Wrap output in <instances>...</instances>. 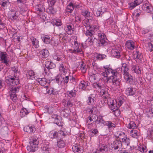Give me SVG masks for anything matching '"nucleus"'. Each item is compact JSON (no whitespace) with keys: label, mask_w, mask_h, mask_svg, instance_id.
<instances>
[{"label":"nucleus","mask_w":153,"mask_h":153,"mask_svg":"<svg viewBox=\"0 0 153 153\" xmlns=\"http://www.w3.org/2000/svg\"><path fill=\"white\" fill-rule=\"evenodd\" d=\"M105 71L102 73V75L105 77L107 81H111V79L120 76V74L117 70H114L110 68H106L105 67Z\"/></svg>","instance_id":"nucleus-1"},{"label":"nucleus","mask_w":153,"mask_h":153,"mask_svg":"<svg viewBox=\"0 0 153 153\" xmlns=\"http://www.w3.org/2000/svg\"><path fill=\"white\" fill-rule=\"evenodd\" d=\"M121 70L123 71V77L126 82L127 83H131L133 81L132 77L128 72V68L126 63L122 64Z\"/></svg>","instance_id":"nucleus-2"},{"label":"nucleus","mask_w":153,"mask_h":153,"mask_svg":"<svg viewBox=\"0 0 153 153\" xmlns=\"http://www.w3.org/2000/svg\"><path fill=\"white\" fill-rule=\"evenodd\" d=\"M30 145L27 146V150L30 152H34L37 149L39 140L37 138L31 139L29 141Z\"/></svg>","instance_id":"nucleus-3"},{"label":"nucleus","mask_w":153,"mask_h":153,"mask_svg":"<svg viewBox=\"0 0 153 153\" xmlns=\"http://www.w3.org/2000/svg\"><path fill=\"white\" fill-rule=\"evenodd\" d=\"M6 82L8 85L14 86L19 84V81L18 77L12 76L10 75L7 76L6 80Z\"/></svg>","instance_id":"nucleus-4"},{"label":"nucleus","mask_w":153,"mask_h":153,"mask_svg":"<svg viewBox=\"0 0 153 153\" xmlns=\"http://www.w3.org/2000/svg\"><path fill=\"white\" fill-rule=\"evenodd\" d=\"M112 150L117 152V153H120L123 148V144L120 141L116 140L111 144Z\"/></svg>","instance_id":"nucleus-5"},{"label":"nucleus","mask_w":153,"mask_h":153,"mask_svg":"<svg viewBox=\"0 0 153 153\" xmlns=\"http://www.w3.org/2000/svg\"><path fill=\"white\" fill-rule=\"evenodd\" d=\"M111 81H107V83L114 90H116L120 87V82L117 78L111 79Z\"/></svg>","instance_id":"nucleus-6"},{"label":"nucleus","mask_w":153,"mask_h":153,"mask_svg":"<svg viewBox=\"0 0 153 153\" xmlns=\"http://www.w3.org/2000/svg\"><path fill=\"white\" fill-rule=\"evenodd\" d=\"M122 49L120 46H116L111 52V55L117 58H119L121 56Z\"/></svg>","instance_id":"nucleus-7"},{"label":"nucleus","mask_w":153,"mask_h":153,"mask_svg":"<svg viewBox=\"0 0 153 153\" xmlns=\"http://www.w3.org/2000/svg\"><path fill=\"white\" fill-rule=\"evenodd\" d=\"M0 61L2 63L5 64L6 65H9V58L8 55L6 52H1Z\"/></svg>","instance_id":"nucleus-8"},{"label":"nucleus","mask_w":153,"mask_h":153,"mask_svg":"<svg viewBox=\"0 0 153 153\" xmlns=\"http://www.w3.org/2000/svg\"><path fill=\"white\" fill-rule=\"evenodd\" d=\"M19 91V88L18 87L11 88L10 90V97L11 99L13 101H15L17 99V97L16 94V93Z\"/></svg>","instance_id":"nucleus-9"},{"label":"nucleus","mask_w":153,"mask_h":153,"mask_svg":"<svg viewBox=\"0 0 153 153\" xmlns=\"http://www.w3.org/2000/svg\"><path fill=\"white\" fill-rule=\"evenodd\" d=\"M77 37L75 36H72L70 38V43L72 47L75 49H81L79 48V44L77 41Z\"/></svg>","instance_id":"nucleus-10"},{"label":"nucleus","mask_w":153,"mask_h":153,"mask_svg":"<svg viewBox=\"0 0 153 153\" xmlns=\"http://www.w3.org/2000/svg\"><path fill=\"white\" fill-rule=\"evenodd\" d=\"M106 99L107 100V103L111 110H113L117 107V105L116 100L112 99L109 97Z\"/></svg>","instance_id":"nucleus-11"},{"label":"nucleus","mask_w":153,"mask_h":153,"mask_svg":"<svg viewBox=\"0 0 153 153\" xmlns=\"http://www.w3.org/2000/svg\"><path fill=\"white\" fill-rule=\"evenodd\" d=\"M94 40V38L93 36L89 37L85 42L84 44L83 43L82 44V46L83 48L92 45Z\"/></svg>","instance_id":"nucleus-12"},{"label":"nucleus","mask_w":153,"mask_h":153,"mask_svg":"<svg viewBox=\"0 0 153 153\" xmlns=\"http://www.w3.org/2000/svg\"><path fill=\"white\" fill-rule=\"evenodd\" d=\"M73 26L71 23H68L66 24L65 29L68 34L71 35L74 33Z\"/></svg>","instance_id":"nucleus-13"},{"label":"nucleus","mask_w":153,"mask_h":153,"mask_svg":"<svg viewBox=\"0 0 153 153\" xmlns=\"http://www.w3.org/2000/svg\"><path fill=\"white\" fill-rule=\"evenodd\" d=\"M97 117H97L95 114H94L92 116L88 117L89 120H87V123L88 125V128H91L92 127L91 126L93 125V124H92V123L94 122L97 121Z\"/></svg>","instance_id":"nucleus-14"},{"label":"nucleus","mask_w":153,"mask_h":153,"mask_svg":"<svg viewBox=\"0 0 153 153\" xmlns=\"http://www.w3.org/2000/svg\"><path fill=\"white\" fill-rule=\"evenodd\" d=\"M142 8L143 10L148 13H152L153 11L152 7L148 2H146L143 4L142 6Z\"/></svg>","instance_id":"nucleus-15"},{"label":"nucleus","mask_w":153,"mask_h":153,"mask_svg":"<svg viewBox=\"0 0 153 153\" xmlns=\"http://www.w3.org/2000/svg\"><path fill=\"white\" fill-rule=\"evenodd\" d=\"M101 74L99 73L93 74L90 75L89 79L90 81L93 82L95 83L96 80L100 79Z\"/></svg>","instance_id":"nucleus-16"},{"label":"nucleus","mask_w":153,"mask_h":153,"mask_svg":"<svg viewBox=\"0 0 153 153\" xmlns=\"http://www.w3.org/2000/svg\"><path fill=\"white\" fill-rule=\"evenodd\" d=\"M107 146L104 144H100L97 149L96 152L98 153H104L108 150Z\"/></svg>","instance_id":"nucleus-17"},{"label":"nucleus","mask_w":153,"mask_h":153,"mask_svg":"<svg viewBox=\"0 0 153 153\" xmlns=\"http://www.w3.org/2000/svg\"><path fill=\"white\" fill-rule=\"evenodd\" d=\"M135 42L132 40H128L126 43V47L130 50H133L135 47Z\"/></svg>","instance_id":"nucleus-18"},{"label":"nucleus","mask_w":153,"mask_h":153,"mask_svg":"<svg viewBox=\"0 0 153 153\" xmlns=\"http://www.w3.org/2000/svg\"><path fill=\"white\" fill-rule=\"evenodd\" d=\"M79 5H75L74 4L72 3L71 2L70 4L68 5L67 6V7L66 9L67 12L71 13L73 11L74 7L76 8H79Z\"/></svg>","instance_id":"nucleus-19"},{"label":"nucleus","mask_w":153,"mask_h":153,"mask_svg":"<svg viewBox=\"0 0 153 153\" xmlns=\"http://www.w3.org/2000/svg\"><path fill=\"white\" fill-rule=\"evenodd\" d=\"M9 17L12 20L19 19V14L17 12H10L9 13Z\"/></svg>","instance_id":"nucleus-20"},{"label":"nucleus","mask_w":153,"mask_h":153,"mask_svg":"<svg viewBox=\"0 0 153 153\" xmlns=\"http://www.w3.org/2000/svg\"><path fill=\"white\" fill-rule=\"evenodd\" d=\"M115 135L117 138L121 140L122 141H123V139L127 137L124 132L121 131L117 132L115 133Z\"/></svg>","instance_id":"nucleus-21"},{"label":"nucleus","mask_w":153,"mask_h":153,"mask_svg":"<svg viewBox=\"0 0 153 153\" xmlns=\"http://www.w3.org/2000/svg\"><path fill=\"white\" fill-rule=\"evenodd\" d=\"M106 10L105 8L102 7L99 8L97 11L96 15L98 17L100 16L106 11Z\"/></svg>","instance_id":"nucleus-22"},{"label":"nucleus","mask_w":153,"mask_h":153,"mask_svg":"<svg viewBox=\"0 0 153 153\" xmlns=\"http://www.w3.org/2000/svg\"><path fill=\"white\" fill-rule=\"evenodd\" d=\"M131 70L137 74H140L141 73V71L140 68L137 65H132Z\"/></svg>","instance_id":"nucleus-23"},{"label":"nucleus","mask_w":153,"mask_h":153,"mask_svg":"<svg viewBox=\"0 0 153 153\" xmlns=\"http://www.w3.org/2000/svg\"><path fill=\"white\" fill-rule=\"evenodd\" d=\"M60 74L65 76L67 73V70L62 64H61L59 67Z\"/></svg>","instance_id":"nucleus-24"},{"label":"nucleus","mask_w":153,"mask_h":153,"mask_svg":"<svg viewBox=\"0 0 153 153\" xmlns=\"http://www.w3.org/2000/svg\"><path fill=\"white\" fill-rule=\"evenodd\" d=\"M133 58L134 59H137L141 60L142 58V56L138 51H134L133 54Z\"/></svg>","instance_id":"nucleus-25"},{"label":"nucleus","mask_w":153,"mask_h":153,"mask_svg":"<svg viewBox=\"0 0 153 153\" xmlns=\"http://www.w3.org/2000/svg\"><path fill=\"white\" fill-rule=\"evenodd\" d=\"M33 46L35 48H38L39 46V41L38 40L34 37H32L30 38Z\"/></svg>","instance_id":"nucleus-26"},{"label":"nucleus","mask_w":153,"mask_h":153,"mask_svg":"<svg viewBox=\"0 0 153 153\" xmlns=\"http://www.w3.org/2000/svg\"><path fill=\"white\" fill-rule=\"evenodd\" d=\"M79 67L80 68V70L82 72L84 73L86 72L87 70V67L85 63L81 61L79 62Z\"/></svg>","instance_id":"nucleus-27"},{"label":"nucleus","mask_w":153,"mask_h":153,"mask_svg":"<svg viewBox=\"0 0 153 153\" xmlns=\"http://www.w3.org/2000/svg\"><path fill=\"white\" fill-rule=\"evenodd\" d=\"M122 142H121L122 143L124 149L126 148L127 146H129L130 143V140L129 138L127 137L123 139V140L122 141Z\"/></svg>","instance_id":"nucleus-28"},{"label":"nucleus","mask_w":153,"mask_h":153,"mask_svg":"<svg viewBox=\"0 0 153 153\" xmlns=\"http://www.w3.org/2000/svg\"><path fill=\"white\" fill-rule=\"evenodd\" d=\"M42 40L45 43L48 44L50 43L51 39L50 36L48 35H43L41 36Z\"/></svg>","instance_id":"nucleus-29"},{"label":"nucleus","mask_w":153,"mask_h":153,"mask_svg":"<svg viewBox=\"0 0 153 153\" xmlns=\"http://www.w3.org/2000/svg\"><path fill=\"white\" fill-rule=\"evenodd\" d=\"M10 126L9 125H7L6 126H4L1 129V132L2 134L4 135L7 134L10 132L9 127Z\"/></svg>","instance_id":"nucleus-30"},{"label":"nucleus","mask_w":153,"mask_h":153,"mask_svg":"<svg viewBox=\"0 0 153 153\" xmlns=\"http://www.w3.org/2000/svg\"><path fill=\"white\" fill-rule=\"evenodd\" d=\"M83 23L84 25L86 27L87 29H90L91 28L89 19H86L84 20Z\"/></svg>","instance_id":"nucleus-31"},{"label":"nucleus","mask_w":153,"mask_h":153,"mask_svg":"<svg viewBox=\"0 0 153 153\" xmlns=\"http://www.w3.org/2000/svg\"><path fill=\"white\" fill-rule=\"evenodd\" d=\"M45 66L48 69H51L56 67V65L54 63L50 61H47L46 62Z\"/></svg>","instance_id":"nucleus-32"},{"label":"nucleus","mask_w":153,"mask_h":153,"mask_svg":"<svg viewBox=\"0 0 153 153\" xmlns=\"http://www.w3.org/2000/svg\"><path fill=\"white\" fill-rule=\"evenodd\" d=\"M88 82L84 81L81 82L79 84V89L85 90L86 88L88 85Z\"/></svg>","instance_id":"nucleus-33"},{"label":"nucleus","mask_w":153,"mask_h":153,"mask_svg":"<svg viewBox=\"0 0 153 153\" xmlns=\"http://www.w3.org/2000/svg\"><path fill=\"white\" fill-rule=\"evenodd\" d=\"M59 40L62 42H64V41L67 40L68 38V36L65 33H60L59 35Z\"/></svg>","instance_id":"nucleus-34"},{"label":"nucleus","mask_w":153,"mask_h":153,"mask_svg":"<svg viewBox=\"0 0 153 153\" xmlns=\"http://www.w3.org/2000/svg\"><path fill=\"white\" fill-rule=\"evenodd\" d=\"M100 93L102 94V97L105 99L108 98L109 97V95L107 89H102L100 91Z\"/></svg>","instance_id":"nucleus-35"},{"label":"nucleus","mask_w":153,"mask_h":153,"mask_svg":"<svg viewBox=\"0 0 153 153\" xmlns=\"http://www.w3.org/2000/svg\"><path fill=\"white\" fill-rule=\"evenodd\" d=\"M24 130L25 132L31 133L34 131L35 128L32 126H26L24 128Z\"/></svg>","instance_id":"nucleus-36"},{"label":"nucleus","mask_w":153,"mask_h":153,"mask_svg":"<svg viewBox=\"0 0 153 153\" xmlns=\"http://www.w3.org/2000/svg\"><path fill=\"white\" fill-rule=\"evenodd\" d=\"M49 137L51 138H55L58 137V131L53 130L50 132L48 134Z\"/></svg>","instance_id":"nucleus-37"},{"label":"nucleus","mask_w":153,"mask_h":153,"mask_svg":"<svg viewBox=\"0 0 153 153\" xmlns=\"http://www.w3.org/2000/svg\"><path fill=\"white\" fill-rule=\"evenodd\" d=\"M37 81L42 86L45 85L48 83V81L45 78H39Z\"/></svg>","instance_id":"nucleus-38"},{"label":"nucleus","mask_w":153,"mask_h":153,"mask_svg":"<svg viewBox=\"0 0 153 153\" xmlns=\"http://www.w3.org/2000/svg\"><path fill=\"white\" fill-rule=\"evenodd\" d=\"M39 53L42 55V57L46 58L49 55V52L46 49H43L41 50Z\"/></svg>","instance_id":"nucleus-39"},{"label":"nucleus","mask_w":153,"mask_h":153,"mask_svg":"<svg viewBox=\"0 0 153 153\" xmlns=\"http://www.w3.org/2000/svg\"><path fill=\"white\" fill-rule=\"evenodd\" d=\"M72 149L73 151L75 153H80L81 152L80 146L79 145L75 144L73 145Z\"/></svg>","instance_id":"nucleus-40"},{"label":"nucleus","mask_w":153,"mask_h":153,"mask_svg":"<svg viewBox=\"0 0 153 153\" xmlns=\"http://www.w3.org/2000/svg\"><path fill=\"white\" fill-rule=\"evenodd\" d=\"M95 97L92 94L90 95L88 98L87 102L88 104H90L94 103L95 100Z\"/></svg>","instance_id":"nucleus-41"},{"label":"nucleus","mask_w":153,"mask_h":153,"mask_svg":"<svg viewBox=\"0 0 153 153\" xmlns=\"http://www.w3.org/2000/svg\"><path fill=\"white\" fill-rule=\"evenodd\" d=\"M29 112L30 111H29L28 110H27L26 108H23L21 110L20 114L22 117H23L26 115H27Z\"/></svg>","instance_id":"nucleus-42"},{"label":"nucleus","mask_w":153,"mask_h":153,"mask_svg":"<svg viewBox=\"0 0 153 153\" xmlns=\"http://www.w3.org/2000/svg\"><path fill=\"white\" fill-rule=\"evenodd\" d=\"M139 134L138 131L136 130H132L131 131L130 135L133 137L137 138L139 135Z\"/></svg>","instance_id":"nucleus-43"},{"label":"nucleus","mask_w":153,"mask_h":153,"mask_svg":"<svg viewBox=\"0 0 153 153\" xmlns=\"http://www.w3.org/2000/svg\"><path fill=\"white\" fill-rule=\"evenodd\" d=\"M76 91L75 90L68 91L66 93L67 95L70 98L74 97L76 95Z\"/></svg>","instance_id":"nucleus-44"},{"label":"nucleus","mask_w":153,"mask_h":153,"mask_svg":"<svg viewBox=\"0 0 153 153\" xmlns=\"http://www.w3.org/2000/svg\"><path fill=\"white\" fill-rule=\"evenodd\" d=\"M45 88H46V91L48 94L53 95L56 94L55 89L51 88H49L48 86H45Z\"/></svg>","instance_id":"nucleus-45"},{"label":"nucleus","mask_w":153,"mask_h":153,"mask_svg":"<svg viewBox=\"0 0 153 153\" xmlns=\"http://www.w3.org/2000/svg\"><path fill=\"white\" fill-rule=\"evenodd\" d=\"M105 124L104 125L107 126L108 128H113L115 126V124L110 121H106Z\"/></svg>","instance_id":"nucleus-46"},{"label":"nucleus","mask_w":153,"mask_h":153,"mask_svg":"<svg viewBox=\"0 0 153 153\" xmlns=\"http://www.w3.org/2000/svg\"><path fill=\"white\" fill-rule=\"evenodd\" d=\"M137 149L142 152H146L147 150L146 146L144 145H141L139 146Z\"/></svg>","instance_id":"nucleus-47"},{"label":"nucleus","mask_w":153,"mask_h":153,"mask_svg":"<svg viewBox=\"0 0 153 153\" xmlns=\"http://www.w3.org/2000/svg\"><path fill=\"white\" fill-rule=\"evenodd\" d=\"M125 93L126 94L128 95H131L134 94V91L132 88H128L126 90Z\"/></svg>","instance_id":"nucleus-48"},{"label":"nucleus","mask_w":153,"mask_h":153,"mask_svg":"<svg viewBox=\"0 0 153 153\" xmlns=\"http://www.w3.org/2000/svg\"><path fill=\"white\" fill-rule=\"evenodd\" d=\"M87 30L85 31V34L86 36H93V35L94 34V31L91 29H87Z\"/></svg>","instance_id":"nucleus-49"},{"label":"nucleus","mask_w":153,"mask_h":153,"mask_svg":"<svg viewBox=\"0 0 153 153\" xmlns=\"http://www.w3.org/2000/svg\"><path fill=\"white\" fill-rule=\"evenodd\" d=\"M64 79V75L60 74L57 75L56 77V80L58 83L59 82H62V81Z\"/></svg>","instance_id":"nucleus-50"},{"label":"nucleus","mask_w":153,"mask_h":153,"mask_svg":"<svg viewBox=\"0 0 153 153\" xmlns=\"http://www.w3.org/2000/svg\"><path fill=\"white\" fill-rule=\"evenodd\" d=\"M98 132L97 129H91L89 131V134L91 137H93L96 134H97Z\"/></svg>","instance_id":"nucleus-51"},{"label":"nucleus","mask_w":153,"mask_h":153,"mask_svg":"<svg viewBox=\"0 0 153 153\" xmlns=\"http://www.w3.org/2000/svg\"><path fill=\"white\" fill-rule=\"evenodd\" d=\"M35 8L36 10L38 11L39 13L42 12L44 9L43 6L40 4L36 5L35 7Z\"/></svg>","instance_id":"nucleus-52"},{"label":"nucleus","mask_w":153,"mask_h":153,"mask_svg":"<svg viewBox=\"0 0 153 153\" xmlns=\"http://www.w3.org/2000/svg\"><path fill=\"white\" fill-rule=\"evenodd\" d=\"M44 110L46 112L51 114L53 112V108L51 106H46L45 107Z\"/></svg>","instance_id":"nucleus-53"},{"label":"nucleus","mask_w":153,"mask_h":153,"mask_svg":"<svg viewBox=\"0 0 153 153\" xmlns=\"http://www.w3.org/2000/svg\"><path fill=\"white\" fill-rule=\"evenodd\" d=\"M35 75V73L32 70L28 71L27 74V76H28V75L29 76V78L31 79L34 78Z\"/></svg>","instance_id":"nucleus-54"},{"label":"nucleus","mask_w":153,"mask_h":153,"mask_svg":"<svg viewBox=\"0 0 153 153\" xmlns=\"http://www.w3.org/2000/svg\"><path fill=\"white\" fill-rule=\"evenodd\" d=\"M53 24L55 25L56 26H59L62 25V23L60 19H55L53 20Z\"/></svg>","instance_id":"nucleus-55"},{"label":"nucleus","mask_w":153,"mask_h":153,"mask_svg":"<svg viewBox=\"0 0 153 153\" xmlns=\"http://www.w3.org/2000/svg\"><path fill=\"white\" fill-rule=\"evenodd\" d=\"M106 57V56L105 55L98 54H96L95 56V57L99 60H102L105 58Z\"/></svg>","instance_id":"nucleus-56"},{"label":"nucleus","mask_w":153,"mask_h":153,"mask_svg":"<svg viewBox=\"0 0 153 153\" xmlns=\"http://www.w3.org/2000/svg\"><path fill=\"white\" fill-rule=\"evenodd\" d=\"M127 127L129 128L134 129L136 127V126L134 122L133 121H131L128 125Z\"/></svg>","instance_id":"nucleus-57"},{"label":"nucleus","mask_w":153,"mask_h":153,"mask_svg":"<svg viewBox=\"0 0 153 153\" xmlns=\"http://www.w3.org/2000/svg\"><path fill=\"white\" fill-rule=\"evenodd\" d=\"M82 14L86 18L90 16V13L88 10H85L82 11Z\"/></svg>","instance_id":"nucleus-58"},{"label":"nucleus","mask_w":153,"mask_h":153,"mask_svg":"<svg viewBox=\"0 0 153 153\" xmlns=\"http://www.w3.org/2000/svg\"><path fill=\"white\" fill-rule=\"evenodd\" d=\"M98 36L99 40L101 39H107L106 35L104 33L100 32L98 33Z\"/></svg>","instance_id":"nucleus-59"},{"label":"nucleus","mask_w":153,"mask_h":153,"mask_svg":"<svg viewBox=\"0 0 153 153\" xmlns=\"http://www.w3.org/2000/svg\"><path fill=\"white\" fill-rule=\"evenodd\" d=\"M119 107L117 105V107L113 110L114 115L116 117L120 115V111L118 109Z\"/></svg>","instance_id":"nucleus-60"},{"label":"nucleus","mask_w":153,"mask_h":153,"mask_svg":"<svg viewBox=\"0 0 153 153\" xmlns=\"http://www.w3.org/2000/svg\"><path fill=\"white\" fill-rule=\"evenodd\" d=\"M125 100L122 96H120L118 100V104L117 106L118 107H120L121 106L123 102H124Z\"/></svg>","instance_id":"nucleus-61"},{"label":"nucleus","mask_w":153,"mask_h":153,"mask_svg":"<svg viewBox=\"0 0 153 153\" xmlns=\"http://www.w3.org/2000/svg\"><path fill=\"white\" fill-rule=\"evenodd\" d=\"M70 51L71 53L75 54L79 53L80 54H82V52L81 49H78L77 50L74 49L73 50H70Z\"/></svg>","instance_id":"nucleus-62"},{"label":"nucleus","mask_w":153,"mask_h":153,"mask_svg":"<svg viewBox=\"0 0 153 153\" xmlns=\"http://www.w3.org/2000/svg\"><path fill=\"white\" fill-rule=\"evenodd\" d=\"M1 4L3 7H7L9 4L8 0H2L1 2Z\"/></svg>","instance_id":"nucleus-63"},{"label":"nucleus","mask_w":153,"mask_h":153,"mask_svg":"<svg viewBox=\"0 0 153 153\" xmlns=\"http://www.w3.org/2000/svg\"><path fill=\"white\" fill-rule=\"evenodd\" d=\"M65 143L64 141L61 140L60 141L57 142V145L60 148H62L64 147Z\"/></svg>","instance_id":"nucleus-64"}]
</instances>
